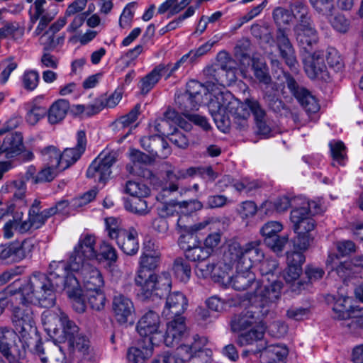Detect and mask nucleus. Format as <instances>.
I'll list each match as a JSON object with an SVG mask.
<instances>
[{
	"label": "nucleus",
	"instance_id": "obj_38",
	"mask_svg": "<svg viewBox=\"0 0 363 363\" xmlns=\"http://www.w3.org/2000/svg\"><path fill=\"white\" fill-rule=\"evenodd\" d=\"M69 108V101L65 99L55 101L48 111V121L51 124H55L62 121Z\"/></svg>",
	"mask_w": 363,
	"mask_h": 363
},
{
	"label": "nucleus",
	"instance_id": "obj_7",
	"mask_svg": "<svg viewBox=\"0 0 363 363\" xmlns=\"http://www.w3.org/2000/svg\"><path fill=\"white\" fill-rule=\"evenodd\" d=\"M59 275L55 277L52 274V272L49 271V275L47 276L50 285L53 289L55 296H56L55 292L57 290H65L68 297L71 299L73 309L78 313H84L86 310L84 295L77 280L75 278H69V273Z\"/></svg>",
	"mask_w": 363,
	"mask_h": 363
},
{
	"label": "nucleus",
	"instance_id": "obj_59",
	"mask_svg": "<svg viewBox=\"0 0 363 363\" xmlns=\"http://www.w3.org/2000/svg\"><path fill=\"white\" fill-rule=\"evenodd\" d=\"M117 253L113 247L106 241H103L100 245L99 252H98V258L95 260L101 261L104 259L111 265L117 260Z\"/></svg>",
	"mask_w": 363,
	"mask_h": 363
},
{
	"label": "nucleus",
	"instance_id": "obj_51",
	"mask_svg": "<svg viewBox=\"0 0 363 363\" xmlns=\"http://www.w3.org/2000/svg\"><path fill=\"white\" fill-rule=\"evenodd\" d=\"M252 62L255 77L260 83L269 84L271 82V77L265 62L255 58L252 59Z\"/></svg>",
	"mask_w": 363,
	"mask_h": 363
},
{
	"label": "nucleus",
	"instance_id": "obj_26",
	"mask_svg": "<svg viewBox=\"0 0 363 363\" xmlns=\"http://www.w3.org/2000/svg\"><path fill=\"white\" fill-rule=\"evenodd\" d=\"M112 310L116 320L121 324L128 323L135 312L133 301L123 294H118L113 297Z\"/></svg>",
	"mask_w": 363,
	"mask_h": 363
},
{
	"label": "nucleus",
	"instance_id": "obj_39",
	"mask_svg": "<svg viewBox=\"0 0 363 363\" xmlns=\"http://www.w3.org/2000/svg\"><path fill=\"white\" fill-rule=\"evenodd\" d=\"M193 0H166L157 9L159 14L167 13L168 17L175 16L187 7Z\"/></svg>",
	"mask_w": 363,
	"mask_h": 363
},
{
	"label": "nucleus",
	"instance_id": "obj_42",
	"mask_svg": "<svg viewBox=\"0 0 363 363\" xmlns=\"http://www.w3.org/2000/svg\"><path fill=\"white\" fill-rule=\"evenodd\" d=\"M278 267V262L275 259L265 258L259 263V270L262 275L260 281L270 282L271 279H277L274 272Z\"/></svg>",
	"mask_w": 363,
	"mask_h": 363
},
{
	"label": "nucleus",
	"instance_id": "obj_19",
	"mask_svg": "<svg viewBox=\"0 0 363 363\" xmlns=\"http://www.w3.org/2000/svg\"><path fill=\"white\" fill-rule=\"evenodd\" d=\"M287 86L308 114L316 113L320 110L317 99L308 90L298 86L291 77L286 78Z\"/></svg>",
	"mask_w": 363,
	"mask_h": 363
},
{
	"label": "nucleus",
	"instance_id": "obj_27",
	"mask_svg": "<svg viewBox=\"0 0 363 363\" xmlns=\"http://www.w3.org/2000/svg\"><path fill=\"white\" fill-rule=\"evenodd\" d=\"M266 327L250 329L241 333L238 337L237 342L240 346H255V349H251L249 351H245L242 353L243 356L247 355V352L253 354L259 353L260 351H257L260 345H265V341L263 340Z\"/></svg>",
	"mask_w": 363,
	"mask_h": 363
},
{
	"label": "nucleus",
	"instance_id": "obj_58",
	"mask_svg": "<svg viewBox=\"0 0 363 363\" xmlns=\"http://www.w3.org/2000/svg\"><path fill=\"white\" fill-rule=\"evenodd\" d=\"M43 160L46 165L60 169L59 157L60 151L55 146L50 145L41 150Z\"/></svg>",
	"mask_w": 363,
	"mask_h": 363
},
{
	"label": "nucleus",
	"instance_id": "obj_12",
	"mask_svg": "<svg viewBox=\"0 0 363 363\" xmlns=\"http://www.w3.org/2000/svg\"><path fill=\"white\" fill-rule=\"evenodd\" d=\"M115 152H103L91 162L87 171L86 176L93 178L96 182L104 183L109 179L111 167L116 162Z\"/></svg>",
	"mask_w": 363,
	"mask_h": 363
},
{
	"label": "nucleus",
	"instance_id": "obj_6",
	"mask_svg": "<svg viewBox=\"0 0 363 363\" xmlns=\"http://www.w3.org/2000/svg\"><path fill=\"white\" fill-rule=\"evenodd\" d=\"M236 250L238 248L230 244L222 256L208 263L197 265L195 269L196 275L201 279L211 278L223 286L230 284V274L237 264Z\"/></svg>",
	"mask_w": 363,
	"mask_h": 363
},
{
	"label": "nucleus",
	"instance_id": "obj_31",
	"mask_svg": "<svg viewBox=\"0 0 363 363\" xmlns=\"http://www.w3.org/2000/svg\"><path fill=\"white\" fill-rule=\"evenodd\" d=\"M326 301L328 303H333L332 308L334 318L339 320L350 319L352 309L354 307L351 305L352 298L350 297L341 295L336 298L333 295H328Z\"/></svg>",
	"mask_w": 363,
	"mask_h": 363
},
{
	"label": "nucleus",
	"instance_id": "obj_10",
	"mask_svg": "<svg viewBox=\"0 0 363 363\" xmlns=\"http://www.w3.org/2000/svg\"><path fill=\"white\" fill-rule=\"evenodd\" d=\"M41 202L35 199L28 212V218L21 220L18 229L21 234L26 233L32 230H37L42 228L47 220L53 216L52 209H44L41 211Z\"/></svg>",
	"mask_w": 363,
	"mask_h": 363
},
{
	"label": "nucleus",
	"instance_id": "obj_33",
	"mask_svg": "<svg viewBox=\"0 0 363 363\" xmlns=\"http://www.w3.org/2000/svg\"><path fill=\"white\" fill-rule=\"evenodd\" d=\"M155 346L150 342L146 344L145 340L138 342L128 350L127 358L131 363H146L153 354Z\"/></svg>",
	"mask_w": 363,
	"mask_h": 363
},
{
	"label": "nucleus",
	"instance_id": "obj_48",
	"mask_svg": "<svg viewBox=\"0 0 363 363\" xmlns=\"http://www.w3.org/2000/svg\"><path fill=\"white\" fill-rule=\"evenodd\" d=\"M16 240L0 245V260L6 263L18 262Z\"/></svg>",
	"mask_w": 363,
	"mask_h": 363
},
{
	"label": "nucleus",
	"instance_id": "obj_50",
	"mask_svg": "<svg viewBox=\"0 0 363 363\" xmlns=\"http://www.w3.org/2000/svg\"><path fill=\"white\" fill-rule=\"evenodd\" d=\"M331 156L334 162L345 165L347 160V152L345 144L340 140H332L329 143Z\"/></svg>",
	"mask_w": 363,
	"mask_h": 363
},
{
	"label": "nucleus",
	"instance_id": "obj_36",
	"mask_svg": "<svg viewBox=\"0 0 363 363\" xmlns=\"http://www.w3.org/2000/svg\"><path fill=\"white\" fill-rule=\"evenodd\" d=\"M153 244L148 243L144 247V251L140 257V269L145 271L155 269L159 264L160 261V252L158 249L152 248Z\"/></svg>",
	"mask_w": 363,
	"mask_h": 363
},
{
	"label": "nucleus",
	"instance_id": "obj_37",
	"mask_svg": "<svg viewBox=\"0 0 363 363\" xmlns=\"http://www.w3.org/2000/svg\"><path fill=\"white\" fill-rule=\"evenodd\" d=\"M57 347L58 353L55 357L48 359L46 355L45 348L41 340H38L32 348V352L40 359L42 363H66L65 353L62 350V347L61 346H57Z\"/></svg>",
	"mask_w": 363,
	"mask_h": 363
},
{
	"label": "nucleus",
	"instance_id": "obj_22",
	"mask_svg": "<svg viewBox=\"0 0 363 363\" xmlns=\"http://www.w3.org/2000/svg\"><path fill=\"white\" fill-rule=\"evenodd\" d=\"M304 262L305 256L302 252H287L286 267L282 272V277L286 283L292 284L299 279Z\"/></svg>",
	"mask_w": 363,
	"mask_h": 363
},
{
	"label": "nucleus",
	"instance_id": "obj_60",
	"mask_svg": "<svg viewBox=\"0 0 363 363\" xmlns=\"http://www.w3.org/2000/svg\"><path fill=\"white\" fill-rule=\"evenodd\" d=\"M309 1L319 13L327 18L332 16L335 0H309Z\"/></svg>",
	"mask_w": 363,
	"mask_h": 363
},
{
	"label": "nucleus",
	"instance_id": "obj_57",
	"mask_svg": "<svg viewBox=\"0 0 363 363\" xmlns=\"http://www.w3.org/2000/svg\"><path fill=\"white\" fill-rule=\"evenodd\" d=\"M186 257L193 262H199L206 259L211 254L206 247L199 245L193 244L190 248H187L185 252Z\"/></svg>",
	"mask_w": 363,
	"mask_h": 363
},
{
	"label": "nucleus",
	"instance_id": "obj_29",
	"mask_svg": "<svg viewBox=\"0 0 363 363\" xmlns=\"http://www.w3.org/2000/svg\"><path fill=\"white\" fill-rule=\"evenodd\" d=\"M255 275L249 269H245L239 264H236V274L230 277V284L225 285L224 287H231L235 290L242 291L247 289L252 284L256 286Z\"/></svg>",
	"mask_w": 363,
	"mask_h": 363
},
{
	"label": "nucleus",
	"instance_id": "obj_46",
	"mask_svg": "<svg viewBox=\"0 0 363 363\" xmlns=\"http://www.w3.org/2000/svg\"><path fill=\"white\" fill-rule=\"evenodd\" d=\"M48 9V1L46 0H35L34 3L30 6L29 9V15H30V25L28 27V30H30L33 28V25L36 23V21L43 16V15H46L50 12L47 11L46 9Z\"/></svg>",
	"mask_w": 363,
	"mask_h": 363
},
{
	"label": "nucleus",
	"instance_id": "obj_56",
	"mask_svg": "<svg viewBox=\"0 0 363 363\" xmlns=\"http://www.w3.org/2000/svg\"><path fill=\"white\" fill-rule=\"evenodd\" d=\"M189 115L181 116L174 111H167L165 113L164 117L167 121L172 122L186 131H189L191 129V122L189 119Z\"/></svg>",
	"mask_w": 363,
	"mask_h": 363
},
{
	"label": "nucleus",
	"instance_id": "obj_62",
	"mask_svg": "<svg viewBox=\"0 0 363 363\" xmlns=\"http://www.w3.org/2000/svg\"><path fill=\"white\" fill-rule=\"evenodd\" d=\"M39 80V74L35 70H26L21 77L23 86L28 91L35 89L38 85Z\"/></svg>",
	"mask_w": 363,
	"mask_h": 363
},
{
	"label": "nucleus",
	"instance_id": "obj_5",
	"mask_svg": "<svg viewBox=\"0 0 363 363\" xmlns=\"http://www.w3.org/2000/svg\"><path fill=\"white\" fill-rule=\"evenodd\" d=\"M96 238L94 234L82 233L72 252L69 253L67 261H53L50 264L49 271L56 277L69 273V268L79 270L80 266L84 270L89 268V264H93L95 258H98V251L96 248Z\"/></svg>",
	"mask_w": 363,
	"mask_h": 363
},
{
	"label": "nucleus",
	"instance_id": "obj_49",
	"mask_svg": "<svg viewBox=\"0 0 363 363\" xmlns=\"http://www.w3.org/2000/svg\"><path fill=\"white\" fill-rule=\"evenodd\" d=\"M194 174H196V169L195 167H190L187 169H177L170 167V169L166 170L167 181L164 184H167V186L170 184H177V181Z\"/></svg>",
	"mask_w": 363,
	"mask_h": 363
},
{
	"label": "nucleus",
	"instance_id": "obj_9",
	"mask_svg": "<svg viewBox=\"0 0 363 363\" xmlns=\"http://www.w3.org/2000/svg\"><path fill=\"white\" fill-rule=\"evenodd\" d=\"M78 268L79 270L74 268L68 269L69 278H75L80 287L82 284L85 293L101 290L104 286V279L100 272L94 267L93 264H89V268L85 270L80 266Z\"/></svg>",
	"mask_w": 363,
	"mask_h": 363
},
{
	"label": "nucleus",
	"instance_id": "obj_32",
	"mask_svg": "<svg viewBox=\"0 0 363 363\" xmlns=\"http://www.w3.org/2000/svg\"><path fill=\"white\" fill-rule=\"evenodd\" d=\"M138 233L133 228L122 231L116 239V242L121 250L128 255L136 254L139 250Z\"/></svg>",
	"mask_w": 363,
	"mask_h": 363
},
{
	"label": "nucleus",
	"instance_id": "obj_14",
	"mask_svg": "<svg viewBox=\"0 0 363 363\" xmlns=\"http://www.w3.org/2000/svg\"><path fill=\"white\" fill-rule=\"evenodd\" d=\"M178 185L175 184H170L167 186V184H162L160 186V191L157 195V201L158 204L157 206V212L159 216L167 218L173 216L178 213V210L182 206L181 203L177 202L175 200H167V197L171 193L177 191Z\"/></svg>",
	"mask_w": 363,
	"mask_h": 363
},
{
	"label": "nucleus",
	"instance_id": "obj_47",
	"mask_svg": "<svg viewBox=\"0 0 363 363\" xmlns=\"http://www.w3.org/2000/svg\"><path fill=\"white\" fill-rule=\"evenodd\" d=\"M103 109L104 105L102 102L97 99L92 104L86 105H74L72 108V111L77 115H81L82 116H91L99 113Z\"/></svg>",
	"mask_w": 363,
	"mask_h": 363
},
{
	"label": "nucleus",
	"instance_id": "obj_34",
	"mask_svg": "<svg viewBox=\"0 0 363 363\" xmlns=\"http://www.w3.org/2000/svg\"><path fill=\"white\" fill-rule=\"evenodd\" d=\"M135 284L140 287V291L144 298H148L153 295L162 296V294L157 291L155 286L156 274H146L145 272L140 269L135 277Z\"/></svg>",
	"mask_w": 363,
	"mask_h": 363
},
{
	"label": "nucleus",
	"instance_id": "obj_17",
	"mask_svg": "<svg viewBox=\"0 0 363 363\" xmlns=\"http://www.w3.org/2000/svg\"><path fill=\"white\" fill-rule=\"evenodd\" d=\"M65 17H60L40 37V43L43 46V50L52 51L58 46L63 45L65 39V33H58L67 23Z\"/></svg>",
	"mask_w": 363,
	"mask_h": 363
},
{
	"label": "nucleus",
	"instance_id": "obj_13",
	"mask_svg": "<svg viewBox=\"0 0 363 363\" xmlns=\"http://www.w3.org/2000/svg\"><path fill=\"white\" fill-rule=\"evenodd\" d=\"M303 22L296 24L294 32L300 48L310 53L318 42V35L312 21Z\"/></svg>",
	"mask_w": 363,
	"mask_h": 363
},
{
	"label": "nucleus",
	"instance_id": "obj_24",
	"mask_svg": "<svg viewBox=\"0 0 363 363\" xmlns=\"http://www.w3.org/2000/svg\"><path fill=\"white\" fill-rule=\"evenodd\" d=\"M17 335L13 330L7 327L0 326V352L6 359H11L14 356H21L23 352L18 347L23 343L15 342Z\"/></svg>",
	"mask_w": 363,
	"mask_h": 363
},
{
	"label": "nucleus",
	"instance_id": "obj_35",
	"mask_svg": "<svg viewBox=\"0 0 363 363\" xmlns=\"http://www.w3.org/2000/svg\"><path fill=\"white\" fill-rule=\"evenodd\" d=\"M246 103L248 104L250 115L252 113L255 117L258 133L264 137H268L270 134L271 129L264 120L265 117V111L256 99L247 98L246 99Z\"/></svg>",
	"mask_w": 363,
	"mask_h": 363
},
{
	"label": "nucleus",
	"instance_id": "obj_23",
	"mask_svg": "<svg viewBox=\"0 0 363 363\" xmlns=\"http://www.w3.org/2000/svg\"><path fill=\"white\" fill-rule=\"evenodd\" d=\"M187 306L186 297L179 291H174L167 296L162 314L167 318L182 316Z\"/></svg>",
	"mask_w": 363,
	"mask_h": 363
},
{
	"label": "nucleus",
	"instance_id": "obj_18",
	"mask_svg": "<svg viewBox=\"0 0 363 363\" xmlns=\"http://www.w3.org/2000/svg\"><path fill=\"white\" fill-rule=\"evenodd\" d=\"M304 70L312 79L327 81L330 79L327 67L324 62V55L320 51L309 54L303 59Z\"/></svg>",
	"mask_w": 363,
	"mask_h": 363
},
{
	"label": "nucleus",
	"instance_id": "obj_8",
	"mask_svg": "<svg viewBox=\"0 0 363 363\" xmlns=\"http://www.w3.org/2000/svg\"><path fill=\"white\" fill-rule=\"evenodd\" d=\"M136 330L139 335L153 345H160L164 338L163 325L160 315L149 311L138 320Z\"/></svg>",
	"mask_w": 363,
	"mask_h": 363
},
{
	"label": "nucleus",
	"instance_id": "obj_55",
	"mask_svg": "<svg viewBox=\"0 0 363 363\" xmlns=\"http://www.w3.org/2000/svg\"><path fill=\"white\" fill-rule=\"evenodd\" d=\"M90 307L95 311H100L105 307L106 298L101 290H96L85 293Z\"/></svg>",
	"mask_w": 363,
	"mask_h": 363
},
{
	"label": "nucleus",
	"instance_id": "obj_3",
	"mask_svg": "<svg viewBox=\"0 0 363 363\" xmlns=\"http://www.w3.org/2000/svg\"><path fill=\"white\" fill-rule=\"evenodd\" d=\"M42 323L54 342L67 343L71 353L78 352L85 357L93 353L89 337L80 333L79 327L61 308L45 311Z\"/></svg>",
	"mask_w": 363,
	"mask_h": 363
},
{
	"label": "nucleus",
	"instance_id": "obj_43",
	"mask_svg": "<svg viewBox=\"0 0 363 363\" xmlns=\"http://www.w3.org/2000/svg\"><path fill=\"white\" fill-rule=\"evenodd\" d=\"M124 192L132 198H146L150 194V188L139 181H128L125 184Z\"/></svg>",
	"mask_w": 363,
	"mask_h": 363
},
{
	"label": "nucleus",
	"instance_id": "obj_20",
	"mask_svg": "<svg viewBox=\"0 0 363 363\" xmlns=\"http://www.w3.org/2000/svg\"><path fill=\"white\" fill-rule=\"evenodd\" d=\"M86 144V134L84 131L77 133V143L75 148H66L60 152L59 167L63 171L74 164L84 152Z\"/></svg>",
	"mask_w": 363,
	"mask_h": 363
},
{
	"label": "nucleus",
	"instance_id": "obj_53",
	"mask_svg": "<svg viewBox=\"0 0 363 363\" xmlns=\"http://www.w3.org/2000/svg\"><path fill=\"white\" fill-rule=\"evenodd\" d=\"M221 228L210 231L208 235L204 238L203 245L211 255L218 249L222 242Z\"/></svg>",
	"mask_w": 363,
	"mask_h": 363
},
{
	"label": "nucleus",
	"instance_id": "obj_54",
	"mask_svg": "<svg viewBox=\"0 0 363 363\" xmlns=\"http://www.w3.org/2000/svg\"><path fill=\"white\" fill-rule=\"evenodd\" d=\"M24 34V28L18 23L10 22L0 28V40L6 38L18 39Z\"/></svg>",
	"mask_w": 363,
	"mask_h": 363
},
{
	"label": "nucleus",
	"instance_id": "obj_45",
	"mask_svg": "<svg viewBox=\"0 0 363 363\" xmlns=\"http://www.w3.org/2000/svg\"><path fill=\"white\" fill-rule=\"evenodd\" d=\"M172 270L175 277L182 282H187L191 277V266L183 258H177L174 260Z\"/></svg>",
	"mask_w": 363,
	"mask_h": 363
},
{
	"label": "nucleus",
	"instance_id": "obj_30",
	"mask_svg": "<svg viewBox=\"0 0 363 363\" xmlns=\"http://www.w3.org/2000/svg\"><path fill=\"white\" fill-rule=\"evenodd\" d=\"M257 351H260V359L263 363H275L284 359L289 354V350L284 345H267L266 341L265 345H260Z\"/></svg>",
	"mask_w": 363,
	"mask_h": 363
},
{
	"label": "nucleus",
	"instance_id": "obj_64",
	"mask_svg": "<svg viewBox=\"0 0 363 363\" xmlns=\"http://www.w3.org/2000/svg\"><path fill=\"white\" fill-rule=\"evenodd\" d=\"M17 67L18 64L13 57H9L1 60L0 62V69H1L0 82L2 84H5L8 81L11 72L14 71Z\"/></svg>",
	"mask_w": 363,
	"mask_h": 363
},
{
	"label": "nucleus",
	"instance_id": "obj_41",
	"mask_svg": "<svg viewBox=\"0 0 363 363\" xmlns=\"http://www.w3.org/2000/svg\"><path fill=\"white\" fill-rule=\"evenodd\" d=\"M124 208L126 211L138 216H145L151 211L145 198H132L124 199Z\"/></svg>",
	"mask_w": 363,
	"mask_h": 363
},
{
	"label": "nucleus",
	"instance_id": "obj_16",
	"mask_svg": "<svg viewBox=\"0 0 363 363\" xmlns=\"http://www.w3.org/2000/svg\"><path fill=\"white\" fill-rule=\"evenodd\" d=\"M326 264L331 271H335L345 281L352 274L363 270V255L354 257L350 261L339 262L337 256L333 254L328 256Z\"/></svg>",
	"mask_w": 363,
	"mask_h": 363
},
{
	"label": "nucleus",
	"instance_id": "obj_1",
	"mask_svg": "<svg viewBox=\"0 0 363 363\" xmlns=\"http://www.w3.org/2000/svg\"><path fill=\"white\" fill-rule=\"evenodd\" d=\"M208 101L207 106L218 129L225 133L229 128V116L236 120H247L250 117L246 99L241 102L224 87H212L211 90L196 80L186 84V93L178 98V102L184 101V110L197 109Z\"/></svg>",
	"mask_w": 363,
	"mask_h": 363
},
{
	"label": "nucleus",
	"instance_id": "obj_52",
	"mask_svg": "<svg viewBox=\"0 0 363 363\" xmlns=\"http://www.w3.org/2000/svg\"><path fill=\"white\" fill-rule=\"evenodd\" d=\"M281 223L275 220H270L265 223L260 228V234L264 238V242L273 239L283 230Z\"/></svg>",
	"mask_w": 363,
	"mask_h": 363
},
{
	"label": "nucleus",
	"instance_id": "obj_63",
	"mask_svg": "<svg viewBox=\"0 0 363 363\" xmlns=\"http://www.w3.org/2000/svg\"><path fill=\"white\" fill-rule=\"evenodd\" d=\"M293 18L298 19V23H303V21H311L308 16V9L306 5L301 1H296L291 5L290 10Z\"/></svg>",
	"mask_w": 363,
	"mask_h": 363
},
{
	"label": "nucleus",
	"instance_id": "obj_21",
	"mask_svg": "<svg viewBox=\"0 0 363 363\" xmlns=\"http://www.w3.org/2000/svg\"><path fill=\"white\" fill-rule=\"evenodd\" d=\"M173 319L167 323V329L164 333L162 342L167 347H174L185 337L186 326L183 316L172 317Z\"/></svg>",
	"mask_w": 363,
	"mask_h": 363
},
{
	"label": "nucleus",
	"instance_id": "obj_4",
	"mask_svg": "<svg viewBox=\"0 0 363 363\" xmlns=\"http://www.w3.org/2000/svg\"><path fill=\"white\" fill-rule=\"evenodd\" d=\"M296 206L291 212V221L297 237L294 246L301 251H306L314 239L313 230L315 222L313 216L323 211L320 204L315 201H308L303 196L295 199Z\"/></svg>",
	"mask_w": 363,
	"mask_h": 363
},
{
	"label": "nucleus",
	"instance_id": "obj_61",
	"mask_svg": "<svg viewBox=\"0 0 363 363\" xmlns=\"http://www.w3.org/2000/svg\"><path fill=\"white\" fill-rule=\"evenodd\" d=\"M58 11L55 5V8L50 9V12L46 15H43L41 18H39L38 24L33 31V35L34 37L41 36V35L47 30L46 28L48 24L55 18L57 14Z\"/></svg>",
	"mask_w": 363,
	"mask_h": 363
},
{
	"label": "nucleus",
	"instance_id": "obj_2",
	"mask_svg": "<svg viewBox=\"0 0 363 363\" xmlns=\"http://www.w3.org/2000/svg\"><path fill=\"white\" fill-rule=\"evenodd\" d=\"M13 294H16V298L19 300L20 303L11 310V320L13 331L23 339H27L31 333L36 330L35 315L30 305L39 303L45 308L53 306L55 303L53 289L46 274L35 272Z\"/></svg>",
	"mask_w": 363,
	"mask_h": 363
},
{
	"label": "nucleus",
	"instance_id": "obj_40",
	"mask_svg": "<svg viewBox=\"0 0 363 363\" xmlns=\"http://www.w3.org/2000/svg\"><path fill=\"white\" fill-rule=\"evenodd\" d=\"M166 69L164 65H160L141 79L140 89L143 94H147L155 86L164 74Z\"/></svg>",
	"mask_w": 363,
	"mask_h": 363
},
{
	"label": "nucleus",
	"instance_id": "obj_25",
	"mask_svg": "<svg viewBox=\"0 0 363 363\" xmlns=\"http://www.w3.org/2000/svg\"><path fill=\"white\" fill-rule=\"evenodd\" d=\"M255 311L250 310L242 311L231 320V328L235 332L266 327L262 320Z\"/></svg>",
	"mask_w": 363,
	"mask_h": 363
},
{
	"label": "nucleus",
	"instance_id": "obj_15",
	"mask_svg": "<svg viewBox=\"0 0 363 363\" xmlns=\"http://www.w3.org/2000/svg\"><path fill=\"white\" fill-rule=\"evenodd\" d=\"M281 289L282 283L277 279L270 282L257 281L254 291L255 302H260L261 306L274 303L280 298Z\"/></svg>",
	"mask_w": 363,
	"mask_h": 363
},
{
	"label": "nucleus",
	"instance_id": "obj_28",
	"mask_svg": "<svg viewBox=\"0 0 363 363\" xmlns=\"http://www.w3.org/2000/svg\"><path fill=\"white\" fill-rule=\"evenodd\" d=\"M277 44L281 58L291 68L296 69L298 65L294 48L284 31L279 29L277 35Z\"/></svg>",
	"mask_w": 363,
	"mask_h": 363
},
{
	"label": "nucleus",
	"instance_id": "obj_11",
	"mask_svg": "<svg viewBox=\"0 0 363 363\" xmlns=\"http://www.w3.org/2000/svg\"><path fill=\"white\" fill-rule=\"evenodd\" d=\"M231 244L238 248L235 252L237 263L242 266L245 269L250 270L255 264L259 263L264 257L263 252L259 248V241H251L244 246H241L238 242Z\"/></svg>",
	"mask_w": 363,
	"mask_h": 363
},
{
	"label": "nucleus",
	"instance_id": "obj_44",
	"mask_svg": "<svg viewBox=\"0 0 363 363\" xmlns=\"http://www.w3.org/2000/svg\"><path fill=\"white\" fill-rule=\"evenodd\" d=\"M140 105L136 104L135 107L126 115H124L113 123V125L118 130L125 128H130L128 133L130 131L134 125V123L138 118L140 113Z\"/></svg>",
	"mask_w": 363,
	"mask_h": 363
}]
</instances>
